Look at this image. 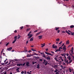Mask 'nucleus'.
<instances>
[{"mask_svg": "<svg viewBox=\"0 0 74 74\" xmlns=\"http://www.w3.org/2000/svg\"><path fill=\"white\" fill-rule=\"evenodd\" d=\"M59 72H56V74H59Z\"/></svg>", "mask_w": 74, "mask_h": 74, "instance_id": "51", "label": "nucleus"}, {"mask_svg": "<svg viewBox=\"0 0 74 74\" xmlns=\"http://www.w3.org/2000/svg\"><path fill=\"white\" fill-rule=\"evenodd\" d=\"M58 71V70L57 69H56L54 71V73H57V71Z\"/></svg>", "mask_w": 74, "mask_h": 74, "instance_id": "21", "label": "nucleus"}, {"mask_svg": "<svg viewBox=\"0 0 74 74\" xmlns=\"http://www.w3.org/2000/svg\"><path fill=\"white\" fill-rule=\"evenodd\" d=\"M61 55L62 56H64V54H61Z\"/></svg>", "mask_w": 74, "mask_h": 74, "instance_id": "47", "label": "nucleus"}, {"mask_svg": "<svg viewBox=\"0 0 74 74\" xmlns=\"http://www.w3.org/2000/svg\"><path fill=\"white\" fill-rule=\"evenodd\" d=\"M17 37H18V36H16L14 37V40H16V41L17 40Z\"/></svg>", "mask_w": 74, "mask_h": 74, "instance_id": "13", "label": "nucleus"}, {"mask_svg": "<svg viewBox=\"0 0 74 74\" xmlns=\"http://www.w3.org/2000/svg\"><path fill=\"white\" fill-rule=\"evenodd\" d=\"M24 74H26V71H24Z\"/></svg>", "mask_w": 74, "mask_h": 74, "instance_id": "60", "label": "nucleus"}, {"mask_svg": "<svg viewBox=\"0 0 74 74\" xmlns=\"http://www.w3.org/2000/svg\"><path fill=\"white\" fill-rule=\"evenodd\" d=\"M63 50L64 51V52H66V45H64V47H63Z\"/></svg>", "mask_w": 74, "mask_h": 74, "instance_id": "1", "label": "nucleus"}, {"mask_svg": "<svg viewBox=\"0 0 74 74\" xmlns=\"http://www.w3.org/2000/svg\"><path fill=\"white\" fill-rule=\"evenodd\" d=\"M45 43H44L43 44H41V45L42 46H41L42 48H43V47H44V46H45Z\"/></svg>", "mask_w": 74, "mask_h": 74, "instance_id": "9", "label": "nucleus"}, {"mask_svg": "<svg viewBox=\"0 0 74 74\" xmlns=\"http://www.w3.org/2000/svg\"><path fill=\"white\" fill-rule=\"evenodd\" d=\"M31 50L32 51H36V50H34L33 49H32Z\"/></svg>", "mask_w": 74, "mask_h": 74, "instance_id": "35", "label": "nucleus"}, {"mask_svg": "<svg viewBox=\"0 0 74 74\" xmlns=\"http://www.w3.org/2000/svg\"><path fill=\"white\" fill-rule=\"evenodd\" d=\"M70 33L71 34V36H74V32H71Z\"/></svg>", "mask_w": 74, "mask_h": 74, "instance_id": "15", "label": "nucleus"}, {"mask_svg": "<svg viewBox=\"0 0 74 74\" xmlns=\"http://www.w3.org/2000/svg\"><path fill=\"white\" fill-rule=\"evenodd\" d=\"M9 42H8L5 45V46H8V44H9Z\"/></svg>", "mask_w": 74, "mask_h": 74, "instance_id": "40", "label": "nucleus"}, {"mask_svg": "<svg viewBox=\"0 0 74 74\" xmlns=\"http://www.w3.org/2000/svg\"><path fill=\"white\" fill-rule=\"evenodd\" d=\"M65 32H66V33H67V34H69V35H70V34H70V32H68V31H67V30H66L65 31Z\"/></svg>", "mask_w": 74, "mask_h": 74, "instance_id": "10", "label": "nucleus"}, {"mask_svg": "<svg viewBox=\"0 0 74 74\" xmlns=\"http://www.w3.org/2000/svg\"><path fill=\"white\" fill-rule=\"evenodd\" d=\"M57 33H60V30H58L57 31Z\"/></svg>", "mask_w": 74, "mask_h": 74, "instance_id": "45", "label": "nucleus"}, {"mask_svg": "<svg viewBox=\"0 0 74 74\" xmlns=\"http://www.w3.org/2000/svg\"><path fill=\"white\" fill-rule=\"evenodd\" d=\"M71 53H72V54H73V53H73V50H71Z\"/></svg>", "mask_w": 74, "mask_h": 74, "instance_id": "34", "label": "nucleus"}, {"mask_svg": "<svg viewBox=\"0 0 74 74\" xmlns=\"http://www.w3.org/2000/svg\"><path fill=\"white\" fill-rule=\"evenodd\" d=\"M40 61V62H42V59H39Z\"/></svg>", "mask_w": 74, "mask_h": 74, "instance_id": "44", "label": "nucleus"}, {"mask_svg": "<svg viewBox=\"0 0 74 74\" xmlns=\"http://www.w3.org/2000/svg\"><path fill=\"white\" fill-rule=\"evenodd\" d=\"M34 55H38V54H37L36 53L34 52Z\"/></svg>", "mask_w": 74, "mask_h": 74, "instance_id": "33", "label": "nucleus"}, {"mask_svg": "<svg viewBox=\"0 0 74 74\" xmlns=\"http://www.w3.org/2000/svg\"><path fill=\"white\" fill-rule=\"evenodd\" d=\"M42 32H40L38 33H37L36 34V36H38V34H40V33H41Z\"/></svg>", "mask_w": 74, "mask_h": 74, "instance_id": "14", "label": "nucleus"}, {"mask_svg": "<svg viewBox=\"0 0 74 74\" xmlns=\"http://www.w3.org/2000/svg\"><path fill=\"white\" fill-rule=\"evenodd\" d=\"M43 63L44 64H45V66H46V65H47V64H48V61H47L46 62H43Z\"/></svg>", "mask_w": 74, "mask_h": 74, "instance_id": "8", "label": "nucleus"}, {"mask_svg": "<svg viewBox=\"0 0 74 74\" xmlns=\"http://www.w3.org/2000/svg\"><path fill=\"white\" fill-rule=\"evenodd\" d=\"M69 42H69V40H68V41H66V44H69Z\"/></svg>", "mask_w": 74, "mask_h": 74, "instance_id": "23", "label": "nucleus"}, {"mask_svg": "<svg viewBox=\"0 0 74 74\" xmlns=\"http://www.w3.org/2000/svg\"><path fill=\"white\" fill-rule=\"evenodd\" d=\"M59 40H60V39L57 38L56 39V41H59Z\"/></svg>", "mask_w": 74, "mask_h": 74, "instance_id": "27", "label": "nucleus"}, {"mask_svg": "<svg viewBox=\"0 0 74 74\" xmlns=\"http://www.w3.org/2000/svg\"><path fill=\"white\" fill-rule=\"evenodd\" d=\"M68 60H71V57L70 56H68Z\"/></svg>", "mask_w": 74, "mask_h": 74, "instance_id": "16", "label": "nucleus"}, {"mask_svg": "<svg viewBox=\"0 0 74 74\" xmlns=\"http://www.w3.org/2000/svg\"><path fill=\"white\" fill-rule=\"evenodd\" d=\"M59 27H56L55 30H56L57 31V30H59Z\"/></svg>", "mask_w": 74, "mask_h": 74, "instance_id": "17", "label": "nucleus"}, {"mask_svg": "<svg viewBox=\"0 0 74 74\" xmlns=\"http://www.w3.org/2000/svg\"><path fill=\"white\" fill-rule=\"evenodd\" d=\"M42 36L41 35V36H39L38 37L39 38V39H41V38H42Z\"/></svg>", "mask_w": 74, "mask_h": 74, "instance_id": "11", "label": "nucleus"}, {"mask_svg": "<svg viewBox=\"0 0 74 74\" xmlns=\"http://www.w3.org/2000/svg\"><path fill=\"white\" fill-rule=\"evenodd\" d=\"M26 66H27L28 67L30 66V63L29 62H27L26 63Z\"/></svg>", "mask_w": 74, "mask_h": 74, "instance_id": "5", "label": "nucleus"}, {"mask_svg": "<svg viewBox=\"0 0 74 74\" xmlns=\"http://www.w3.org/2000/svg\"><path fill=\"white\" fill-rule=\"evenodd\" d=\"M70 55L71 56H72V57H73V58H74V57L73 56V55H72V54L71 53H70Z\"/></svg>", "mask_w": 74, "mask_h": 74, "instance_id": "41", "label": "nucleus"}, {"mask_svg": "<svg viewBox=\"0 0 74 74\" xmlns=\"http://www.w3.org/2000/svg\"><path fill=\"white\" fill-rule=\"evenodd\" d=\"M16 41V40H14V41L12 42V44H14L15 43Z\"/></svg>", "mask_w": 74, "mask_h": 74, "instance_id": "28", "label": "nucleus"}, {"mask_svg": "<svg viewBox=\"0 0 74 74\" xmlns=\"http://www.w3.org/2000/svg\"><path fill=\"white\" fill-rule=\"evenodd\" d=\"M23 27L22 26V27H21L20 28V29H21L22 30V29H23Z\"/></svg>", "mask_w": 74, "mask_h": 74, "instance_id": "39", "label": "nucleus"}, {"mask_svg": "<svg viewBox=\"0 0 74 74\" xmlns=\"http://www.w3.org/2000/svg\"><path fill=\"white\" fill-rule=\"evenodd\" d=\"M19 69H20V68H18L16 70L17 73H20V72H21V71H19Z\"/></svg>", "mask_w": 74, "mask_h": 74, "instance_id": "2", "label": "nucleus"}, {"mask_svg": "<svg viewBox=\"0 0 74 74\" xmlns=\"http://www.w3.org/2000/svg\"><path fill=\"white\" fill-rule=\"evenodd\" d=\"M51 53H53V54H54V53H54V52H53V51H51Z\"/></svg>", "mask_w": 74, "mask_h": 74, "instance_id": "48", "label": "nucleus"}, {"mask_svg": "<svg viewBox=\"0 0 74 74\" xmlns=\"http://www.w3.org/2000/svg\"><path fill=\"white\" fill-rule=\"evenodd\" d=\"M14 32L15 33H17V31L16 30L14 31Z\"/></svg>", "mask_w": 74, "mask_h": 74, "instance_id": "58", "label": "nucleus"}, {"mask_svg": "<svg viewBox=\"0 0 74 74\" xmlns=\"http://www.w3.org/2000/svg\"><path fill=\"white\" fill-rule=\"evenodd\" d=\"M3 54L4 55H5V56H6V57H7V56H6V55H5V53H3Z\"/></svg>", "mask_w": 74, "mask_h": 74, "instance_id": "57", "label": "nucleus"}, {"mask_svg": "<svg viewBox=\"0 0 74 74\" xmlns=\"http://www.w3.org/2000/svg\"><path fill=\"white\" fill-rule=\"evenodd\" d=\"M59 50H60V51H62L61 50V49L60 47H59Z\"/></svg>", "mask_w": 74, "mask_h": 74, "instance_id": "50", "label": "nucleus"}, {"mask_svg": "<svg viewBox=\"0 0 74 74\" xmlns=\"http://www.w3.org/2000/svg\"><path fill=\"white\" fill-rule=\"evenodd\" d=\"M12 49V47H11L10 48H9L7 49V51H11V49Z\"/></svg>", "mask_w": 74, "mask_h": 74, "instance_id": "6", "label": "nucleus"}, {"mask_svg": "<svg viewBox=\"0 0 74 74\" xmlns=\"http://www.w3.org/2000/svg\"><path fill=\"white\" fill-rule=\"evenodd\" d=\"M8 62L7 61V62H5V64H7V63H8Z\"/></svg>", "mask_w": 74, "mask_h": 74, "instance_id": "55", "label": "nucleus"}, {"mask_svg": "<svg viewBox=\"0 0 74 74\" xmlns=\"http://www.w3.org/2000/svg\"><path fill=\"white\" fill-rule=\"evenodd\" d=\"M70 27V28H73V27H74V25H71Z\"/></svg>", "mask_w": 74, "mask_h": 74, "instance_id": "22", "label": "nucleus"}, {"mask_svg": "<svg viewBox=\"0 0 74 74\" xmlns=\"http://www.w3.org/2000/svg\"><path fill=\"white\" fill-rule=\"evenodd\" d=\"M74 49V48H73V47H72L71 48V50H73Z\"/></svg>", "mask_w": 74, "mask_h": 74, "instance_id": "61", "label": "nucleus"}, {"mask_svg": "<svg viewBox=\"0 0 74 74\" xmlns=\"http://www.w3.org/2000/svg\"><path fill=\"white\" fill-rule=\"evenodd\" d=\"M1 64L2 65H0V66H2V65H3V66H4V65H5V64H4L5 63H1Z\"/></svg>", "mask_w": 74, "mask_h": 74, "instance_id": "20", "label": "nucleus"}, {"mask_svg": "<svg viewBox=\"0 0 74 74\" xmlns=\"http://www.w3.org/2000/svg\"><path fill=\"white\" fill-rule=\"evenodd\" d=\"M34 58H38V59H39L40 58L39 57H38V58H37V57H36V56H34Z\"/></svg>", "mask_w": 74, "mask_h": 74, "instance_id": "43", "label": "nucleus"}, {"mask_svg": "<svg viewBox=\"0 0 74 74\" xmlns=\"http://www.w3.org/2000/svg\"><path fill=\"white\" fill-rule=\"evenodd\" d=\"M48 56H47L46 58L47 59V60H51V58H50V57H49Z\"/></svg>", "mask_w": 74, "mask_h": 74, "instance_id": "7", "label": "nucleus"}, {"mask_svg": "<svg viewBox=\"0 0 74 74\" xmlns=\"http://www.w3.org/2000/svg\"><path fill=\"white\" fill-rule=\"evenodd\" d=\"M71 62H72V60H70L69 62V64H70L71 63Z\"/></svg>", "mask_w": 74, "mask_h": 74, "instance_id": "37", "label": "nucleus"}, {"mask_svg": "<svg viewBox=\"0 0 74 74\" xmlns=\"http://www.w3.org/2000/svg\"><path fill=\"white\" fill-rule=\"evenodd\" d=\"M43 61H44V62H46V60L44 59L43 60Z\"/></svg>", "mask_w": 74, "mask_h": 74, "instance_id": "56", "label": "nucleus"}, {"mask_svg": "<svg viewBox=\"0 0 74 74\" xmlns=\"http://www.w3.org/2000/svg\"><path fill=\"white\" fill-rule=\"evenodd\" d=\"M33 38H32L30 40V41H33Z\"/></svg>", "mask_w": 74, "mask_h": 74, "instance_id": "24", "label": "nucleus"}, {"mask_svg": "<svg viewBox=\"0 0 74 74\" xmlns=\"http://www.w3.org/2000/svg\"><path fill=\"white\" fill-rule=\"evenodd\" d=\"M43 58H46V56H45V54H44L43 56Z\"/></svg>", "mask_w": 74, "mask_h": 74, "instance_id": "32", "label": "nucleus"}, {"mask_svg": "<svg viewBox=\"0 0 74 74\" xmlns=\"http://www.w3.org/2000/svg\"><path fill=\"white\" fill-rule=\"evenodd\" d=\"M45 50L46 51H48V49L47 48V49H46Z\"/></svg>", "mask_w": 74, "mask_h": 74, "instance_id": "52", "label": "nucleus"}, {"mask_svg": "<svg viewBox=\"0 0 74 74\" xmlns=\"http://www.w3.org/2000/svg\"><path fill=\"white\" fill-rule=\"evenodd\" d=\"M52 47L53 48L55 49L56 48H57V46L56 45L55 46V44H53L52 45Z\"/></svg>", "mask_w": 74, "mask_h": 74, "instance_id": "3", "label": "nucleus"}, {"mask_svg": "<svg viewBox=\"0 0 74 74\" xmlns=\"http://www.w3.org/2000/svg\"><path fill=\"white\" fill-rule=\"evenodd\" d=\"M24 71H23L21 72V73L22 74H24Z\"/></svg>", "mask_w": 74, "mask_h": 74, "instance_id": "38", "label": "nucleus"}, {"mask_svg": "<svg viewBox=\"0 0 74 74\" xmlns=\"http://www.w3.org/2000/svg\"><path fill=\"white\" fill-rule=\"evenodd\" d=\"M63 42V41H61V42H60L59 43V44L60 45V44H61V43H62V42Z\"/></svg>", "mask_w": 74, "mask_h": 74, "instance_id": "46", "label": "nucleus"}, {"mask_svg": "<svg viewBox=\"0 0 74 74\" xmlns=\"http://www.w3.org/2000/svg\"><path fill=\"white\" fill-rule=\"evenodd\" d=\"M60 58H61V60H62V62H64V60L63 59V58H62V57H61Z\"/></svg>", "mask_w": 74, "mask_h": 74, "instance_id": "36", "label": "nucleus"}, {"mask_svg": "<svg viewBox=\"0 0 74 74\" xmlns=\"http://www.w3.org/2000/svg\"><path fill=\"white\" fill-rule=\"evenodd\" d=\"M21 38V36H19L18 37V38H17V39H19V38Z\"/></svg>", "mask_w": 74, "mask_h": 74, "instance_id": "62", "label": "nucleus"}, {"mask_svg": "<svg viewBox=\"0 0 74 74\" xmlns=\"http://www.w3.org/2000/svg\"><path fill=\"white\" fill-rule=\"evenodd\" d=\"M22 66V64H17V66Z\"/></svg>", "mask_w": 74, "mask_h": 74, "instance_id": "19", "label": "nucleus"}, {"mask_svg": "<svg viewBox=\"0 0 74 74\" xmlns=\"http://www.w3.org/2000/svg\"><path fill=\"white\" fill-rule=\"evenodd\" d=\"M69 71L70 73H71V70H71V69L70 68H69Z\"/></svg>", "mask_w": 74, "mask_h": 74, "instance_id": "26", "label": "nucleus"}, {"mask_svg": "<svg viewBox=\"0 0 74 74\" xmlns=\"http://www.w3.org/2000/svg\"><path fill=\"white\" fill-rule=\"evenodd\" d=\"M64 58H65V60H66V56H65V55H64Z\"/></svg>", "mask_w": 74, "mask_h": 74, "instance_id": "49", "label": "nucleus"}, {"mask_svg": "<svg viewBox=\"0 0 74 74\" xmlns=\"http://www.w3.org/2000/svg\"><path fill=\"white\" fill-rule=\"evenodd\" d=\"M53 67L55 69H56V68H58V65H55L53 66Z\"/></svg>", "mask_w": 74, "mask_h": 74, "instance_id": "4", "label": "nucleus"}, {"mask_svg": "<svg viewBox=\"0 0 74 74\" xmlns=\"http://www.w3.org/2000/svg\"><path fill=\"white\" fill-rule=\"evenodd\" d=\"M32 64H35L34 62H32Z\"/></svg>", "mask_w": 74, "mask_h": 74, "instance_id": "63", "label": "nucleus"}, {"mask_svg": "<svg viewBox=\"0 0 74 74\" xmlns=\"http://www.w3.org/2000/svg\"><path fill=\"white\" fill-rule=\"evenodd\" d=\"M32 36H33V35H31L28 38H31Z\"/></svg>", "mask_w": 74, "mask_h": 74, "instance_id": "18", "label": "nucleus"}, {"mask_svg": "<svg viewBox=\"0 0 74 74\" xmlns=\"http://www.w3.org/2000/svg\"><path fill=\"white\" fill-rule=\"evenodd\" d=\"M40 64H38L37 65V66L36 67L37 69H40Z\"/></svg>", "mask_w": 74, "mask_h": 74, "instance_id": "12", "label": "nucleus"}, {"mask_svg": "<svg viewBox=\"0 0 74 74\" xmlns=\"http://www.w3.org/2000/svg\"><path fill=\"white\" fill-rule=\"evenodd\" d=\"M38 30H36L34 32V33H36V32H37Z\"/></svg>", "mask_w": 74, "mask_h": 74, "instance_id": "53", "label": "nucleus"}, {"mask_svg": "<svg viewBox=\"0 0 74 74\" xmlns=\"http://www.w3.org/2000/svg\"><path fill=\"white\" fill-rule=\"evenodd\" d=\"M70 0H64V1H69Z\"/></svg>", "mask_w": 74, "mask_h": 74, "instance_id": "54", "label": "nucleus"}, {"mask_svg": "<svg viewBox=\"0 0 74 74\" xmlns=\"http://www.w3.org/2000/svg\"><path fill=\"white\" fill-rule=\"evenodd\" d=\"M7 74V72H5L4 73H3V74Z\"/></svg>", "mask_w": 74, "mask_h": 74, "instance_id": "64", "label": "nucleus"}, {"mask_svg": "<svg viewBox=\"0 0 74 74\" xmlns=\"http://www.w3.org/2000/svg\"><path fill=\"white\" fill-rule=\"evenodd\" d=\"M58 51H59V52H60V51L59 49H58L56 50L55 51V52H58Z\"/></svg>", "mask_w": 74, "mask_h": 74, "instance_id": "29", "label": "nucleus"}, {"mask_svg": "<svg viewBox=\"0 0 74 74\" xmlns=\"http://www.w3.org/2000/svg\"><path fill=\"white\" fill-rule=\"evenodd\" d=\"M45 53H46V54H47V55L48 53L47 52H45Z\"/></svg>", "mask_w": 74, "mask_h": 74, "instance_id": "59", "label": "nucleus"}, {"mask_svg": "<svg viewBox=\"0 0 74 74\" xmlns=\"http://www.w3.org/2000/svg\"><path fill=\"white\" fill-rule=\"evenodd\" d=\"M64 62L65 63H67L69 62V60H66H66H64Z\"/></svg>", "mask_w": 74, "mask_h": 74, "instance_id": "25", "label": "nucleus"}, {"mask_svg": "<svg viewBox=\"0 0 74 74\" xmlns=\"http://www.w3.org/2000/svg\"><path fill=\"white\" fill-rule=\"evenodd\" d=\"M62 33H66V32L64 31H62Z\"/></svg>", "mask_w": 74, "mask_h": 74, "instance_id": "42", "label": "nucleus"}, {"mask_svg": "<svg viewBox=\"0 0 74 74\" xmlns=\"http://www.w3.org/2000/svg\"><path fill=\"white\" fill-rule=\"evenodd\" d=\"M47 55H51V56H52V54L50 53H48Z\"/></svg>", "mask_w": 74, "mask_h": 74, "instance_id": "31", "label": "nucleus"}, {"mask_svg": "<svg viewBox=\"0 0 74 74\" xmlns=\"http://www.w3.org/2000/svg\"><path fill=\"white\" fill-rule=\"evenodd\" d=\"M30 30V28H28L27 29V32H28V31H29Z\"/></svg>", "mask_w": 74, "mask_h": 74, "instance_id": "30", "label": "nucleus"}]
</instances>
